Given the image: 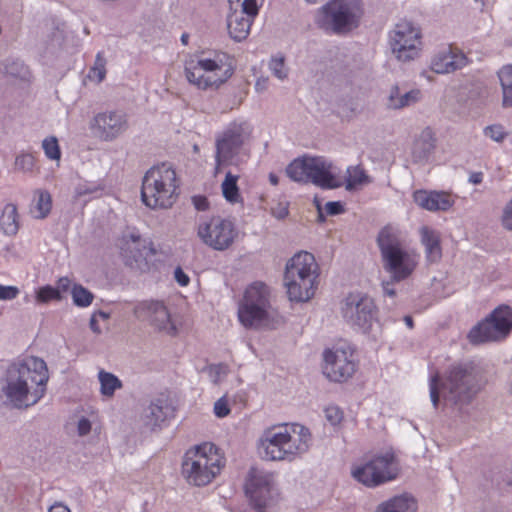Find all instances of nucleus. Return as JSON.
Here are the masks:
<instances>
[{"instance_id":"864d4df0","label":"nucleus","mask_w":512,"mask_h":512,"mask_svg":"<svg viewBox=\"0 0 512 512\" xmlns=\"http://www.w3.org/2000/svg\"><path fill=\"white\" fill-rule=\"evenodd\" d=\"M501 225L505 230L512 232V198L502 210Z\"/></svg>"},{"instance_id":"de8ad7c7","label":"nucleus","mask_w":512,"mask_h":512,"mask_svg":"<svg viewBox=\"0 0 512 512\" xmlns=\"http://www.w3.org/2000/svg\"><path fill=\"white\" fill-rule=\"evenodd\" d=\"M105 75H106V59L103 56L102 52H98L96 54L94 65L90 69L89 76L91 78L97 79L98 82H101L104 80Z\"/></svg>"},{"instance_id":"49530a36","label":"nucleus","mask_w":512,"mask_h":512,"mask_svg":"<svg viewBox=\"0 0 512 512\" xmlns=\"http://www.w3.org/2000/svg\"><path fill=\"white\" fill-rule=\"evenodd\" d=\"M42 148L45 156L50 160H59L61 157V150L58 140L54 136L45 138L42 141Z\"/></svg>"},{"instance_id":"bf43d9fd","label":"nucleus","mask_w":512,"mask_h":512,"mask_svg":"<svg viewBox=\"0 0 512 512\" xmlns=\"http://www.w3.org/2000/svg\"><path fill=\"white\" fill-rule=\"evenodd\" d=\"M192 203L197 211H205L209 207L208 199L202 195L193 196Z\"/></svg>"},{"instance_id":"412c9836","label":"nucleus","mask_w":512,"mask_h":512,"mask_svg":"<svg viewBox=\"0 0 512 512\" xmlns=\"http://www.w3.org/2000/svg\"><path fill=\"white\" fill-rule=\"evenodd\" d=\"M466 55L451 46L440 50L431 60V70L437 74H449L467 65Z\"/></svg>"},{"instance_id":"9b49d317","label":"nucleus","mask_w":512,"mask_h":512,"mask_svg":"<svg viewBox=\"0 0 512 512\" xmlns=\"http://www.w3.org/2000/svg\"><path fill=\"white\" fill-rule=\"evenodd\" d=\"M512 331V308L502 304L494 308L484 319L474 325L467 338L478 345L504 340Z\"/></svg>"},{"instance_id":"b1692460","label":"nucleus","mask_w":512,"mask_h":512,"mask_svg":"<svg viewBox=\"0 0 512 512\" xmlns=\"http://www.w3.org/2000/svg\"><path fill=\"white\" fill-rule=\"evenodd\" d=\"M284 285L287 289V295L292 302H306L310 300L315 293L317 278L299 277L284 278Z\"/></svg>"},{"instance_id":"ea45409f","label":"nucleus","mask_w":512,"mask_h":512,"mask_svg":"<svg viewBox=\"0 0 512 512\" xmlns=\"http://www.w3.org/2000/svg\"><path fill=\"white\" fill-rule=\"evenodd\" d=\"M271 73L279 80H285L288 77V68L285 64V56L281 53L273 55L268 63Z\"/></svg>"},{"instance_id":"e433bc0d","label":"nucleus","mask_w":512,"mask_h":512,"mask_svg":"<svg viewBox=\"0 0 512 512\" xmlns=\"http://www.w3.org/2000/svg\"><path fill=\"white\" fill-rule=\"evenodd\" d=\"M259 457L264 461L291 462L298 456V450H258Z\"/></svg>"},{"instance_id":"2eb2a0df","label":"nucleus","mask_w":512,"mask_h":512,"mask_svg":"<svg viewBox=\"0 0 512 512\" xmlns=\"http://www.w3.org/2000/svg\"><path fill=\"white\" fill-rule=\"evenodd\" d=\"M389 44L399 61L414 60L421 51V31L410 21H400L389 33Z\"/></svg>"},{"instance_id":"a18cd8bd","label":"nucleus","mask_w":512,"mask_h":512,"mask_svg":"<svg viewBox=\"0 0 512 512\" xmlns=\"http://www.w3.org/2000/svg\"><path fill=\"white\" fill-rule=\"evenodd\" d=\"M326 421L334 428H337L341 425L344 419L343 410L335 405L330 404L326 406L323 410Z\"/></svg>"},{"instance_id":"e2e57ef3","label":"nucleus","mask_w":512,"mask_h":512,"mask_svg":"<svg viewBox=\"0 0 512 512\" xmlns=\"http://www.w3.org/2000/svg\"><path fill=\"white\" fill-rule=\"evenodd\" d=\"M395 281H393L392 279L390 281H384L382 282V290H383V294L384 296H387V297H390V298H394L395 295H396V291L393 287V283Z\"/></svg>"},{"instance_id":"f257e3e1","label":"nucleus","mask_w":512,"mask_h":512,"mask_svg":"<svg viewBox=\"0 0 512 512\" xmlns=\"http://www.w3.org/2000/svg\"><path fill=\"white\" fill-rule=\"evenodd\" d=\"M48 380L46 362L38 357L26 356L9 364L2 380L1 393L6 404L25 409L43 398Z\"/></svg>"},{"instance_id":"6e6552de","label":"nucleus","mask_w":512,"mask_h":512,"mask_svg":"<svg viewBox=\"0 0 512 512\" xmlns=\"http://www.w3.org/2000/svg\"><path fill=\"white\" fill-rule=\"evenodd\" d=\"M227 61L228 55L225 53H216L213 58L190 60L185 64L186 79L198 89L218 88L233 73Z\"/></svg>"},{"instance_id":"c756f323","label":"nucleus","mask_w":512,"mask_h":512,"mask_svg":"<svg viewBox=\"0 0 512 512\" xmlns=\"http://www.w3.org/2000/svg\"><path fill=\"white\" fill-rule=\"evenodd\" d=\"M421 243L424 246L425 257L429 263H437L442 258L440 235L436 230L427 226L420 229Z\"/></svg>"},{"instance_id":"603ef678","label":"nucleus","mask_w":512,"mask_h":512,"mask_svg":"<svg viewBox=\"0 0 512 512\" xmlns=\"http://www.w3.org/2000/svg\"><path fill=\"white\" fill-rule=\"evenodd\" d=\"M429 391H430L431 402H432L434 408H437L438 403H439V375L438 374L430 376Z\"/></svg>"},{"instance_id":"cd10ccee","label":"nucleus","mask_w":512,"mask_h":512,"mask_svg":"<svg viewBox=\"0 0 512 512\" xmlns=\"http://www.w3.org/2000/svg\"><path fill=\"white\" fill-rule=\"evenodd\" d=\"M253 22L254 19L243 12L238 10L231 11L227 16V28L230 37L236 42L245 40L250 33Z\"/></svg>"},{"instance_id":"37998d69","label":"nucleus","mask_w":512,"mask_h":512,"mask_svg":"<svg viewBox=\"0 0 512 512\" xmlns=\"http://www.w3.org/2000/svg\"><path fill=\"white\" fill-rule=\"evenodd\" d=\"M73 303L78 307H88L93 301V294L82 285L75 284L71 291Z\"/></svg>"},{"instance_id":"a19ab883","label":"nucleus","mask_w":512,"mask_h":512,"mask_svg":"<svg viewBox=\"0 0 512 512\" xmlns=\"http://www.w3.org/2000/svg\"><path fill=\"white\" fill-rule=\"evenodd\" d=\"M348 176L346 178V189L352 190L356 186L367 183L368 176L360 166H351L347 169Z\"/></svg>"},{"instance_id":"393cba45","label":"nucleus","mask_w":512,"mask_h":512,"mask_svg":"<svg viewBox=\"0 0 512 512\" xmlns=\"http://www.w3.org/2000/svg\"><path fill=\"white\" fill-rule=\"evenodd\" d=\"M423 93L418 88L404 90L399 85H393L387 96L386 106L392 110H401L419 103Z\"/></svg>"},{"instance_id":"c03bdc74","label":"nucleus","mask_w":512,"mask_h":512,"mask_svg":"<svg viewBox=\"0 0 512 512\" xmlns=\"http://www.w3.org/2000/svg\"><path fill=\"white\" fill-rule=\"evenodd\" d=\"M231 5L233 4H241L240 12H243L245 15L250 18H255L259 14L260 8L264 4V0H228Z\"/></svg>"},{"instance_id":"a211bd4d","label":"nucleus","mask_w":512,"mask_h":512,"mask_svg":"<svg viewBox=\"0 0 512 512\" xmlns=\"http://www.w3.org/2000/svg\"><path fill=\"white\" fill-rule=\"evenodd\" d=\"M90 129L101 141L111 142L128 129L127 115L121 110L99 112L91 120Z\"/></svg>"},{"instance_id":"c85d7f7f","label":"nucleus","mask_w":512,"mask_h":512,"mask_svg":"<svg viewBox=\"0 0 512 512\" xmlns=\"http://www.w3.org/2000/svg\"><path fill=\"white\" fill-rule=\"evenodd\" d=\"M174 413L173 407L165 399H155L145 413L146 424L152 429L160 427Z\"/></svg>"},{"instance_id":"09e8293b","label":"nucleus","mask_w":512,"mask_h":512,"mask_svg":"<svg viewBox=\"0 0 512 512\" xmlns=\"http://www.w3.org/2000/svg\"><path fill=\"white\" fill-rule=\"evenodd\" d=\"M289 431L299 437L300 445L308 446L311 440V432L309 428L300 423H289Z\"/></svg>"},{"instance_id":"3c124183","label":"nucleus","mask_w":512,"mask_h":512,"mask_svg":"<svg viewBox=\"0 0 512 512\" xmlns=\"http://www.w3.org/2000/svg\"><path fill=\"white\" fill-rule=\"evenodd\" d=\"M34 164V157L29 153H21L15 159V167L24 172L32 171Z\"/></svg>"},{"instance_id":"1a4fd4ad","label":"nucleus","mask_w":512,"mask_h":512,"mask_svg":"<svg viewBox=\"0 0 512 512\" xmlns=\"http://www.w3.org/2000/svg\"><path fill=\"white\" fill-rule=\"evenodd\" d=\"M272 290L263 281L246 286L238 302L237 316L245 328H258L269 317Z\"/></svg>"},{"instance_id":"f03ea898","label":"nucleus","mask_w":512,"mask_h":512,"mask_svg":"<svg viewBox=\"0 0 512 512\" xmlns=\"http://www.w3.org/2000/svg\"><path fill=\"white\" fill-rule=\"evenodd\" d=\"M482 372L471 360L453 362L441 380V392L445 402L462 406L469 404L481 389Z\"/></svg>"},{"instance_id":"c9c22d12","label":"nucleus","mask_w":512,"mask_h":512,"mask_svg":"<svg viewBox=\"0 0 512 512\" xmlns=\"http://www.w3.org/2000/svg\"><path fill=\"white\" fill-rule=\"evenodd\" d=\"M0 71L5 75L25 79L28 75L27 66L19 59H8L0 67Z\"/></svg>"},{"instance_id":"f704fd0d","label":"nucleus","mask_w":512,"mask_h":512,"mask_svg":"<svg viewBox=\"0 0 512 512\" xmlns=\"http://www.w3.org/2000/svg\"><path fill=\"white\" fill-rule=\"evenodd\" d=\"M238 178V175H233L231 172H227L221 185L224 198L231 204L242 201L237 185Z\"/></svg>"},{"instance_id":"ddd939ff","label":"nucleus","mask_w":512,"mask_h":512,"mask_svg":"<svg viewBox=\"0 0 512 512\" xmlns=\"http://www.w3.org/2000/svg\"><path fill=\"white\" fill-rule=\"evenodd\" d=\"M344 321L353 328L367 332L376 320V306L372 298L362 292L347 294L340 303Z\"/></svg>"},{"instance_id":"0e129e2a","label":"nucleus","mask_w":512,"mask_h":512,"mask_svg":"<svg viewBox=\"0 0 512 512\" xmlns=\"http://www.w3.org/2000/svg\"><path fill=\"white\" fill-rule=\"evenodd\" d=\"M484 174L480 171L471 172L468 178V182L474 185L482 183Z\"/></svg>"},{"instance_id":"2f4dec72","label":"nucleus","mask_w":512,"mask_h":512,"mask_svg":"<svg viewBox=\"0 0 512 512\" xmlns=\"http://www.w3.org/2000/svg\"><path fill=\"white\" fill-rule=\"evenodd\" d=\"M502 90V106L512 108V64L503 66L498 72Z\"/></svg>"},{"instance_id":"4468645a","label":"nucleus","mask_w":512,"mask_h":512,"mask_svg":"<svg viewBox=\"0 0 512 512\" xmlns=\"http://www.w3.org/2000/svg\"><path fill=\"white\" fill-rule=\"evenodd\" d=\"M244 488L251 504L258 512H266L279 495L274 475L254 467L247 475Z\"/></svg>"},{"instance_id":"39448f33","label":"nucleus","mask_w":512,"mask_h":512,"mask_svg":"<svg viewBox=\"0 0 512 512\" xmlns=\"http://www.w3.org/2000/svg\"><path fill=\"white\" fill-rule=\"evenodd\" d=\"M377 244L383 268L393 281H404L413 274L418 265V257L402 247L390 228L385 227L379 232Z\"/></svg>"},{"instance_id":"423d86ee","label":"nucleus","mask_w":512,"mask_h":512,"mask_svg":"<svg viewBox=\"0 0 512 512\" xmlns=\"http://www.w3.org/2000/svg\"><path fill=\"white\" fill-rule=\"evenodd\" d=\"M399 473L400 463L393 450L381 451L351 467L353 479L367 488H376L391 482Z\"/></svg>"},{"instance_id":"bb28decb","label":"nucleus","mask_w":512,"mask_h":512,"mask_svg":"<svg viewBox=\"0 0 512 512\" xmlns=\"http://www.w3.org/2000/svg\"><path fill=\"white\" fill-rule=\"evenodd\" d=\"M417 510V499L411 493L403 492L379 503L375 512H417Z\"/></svg>"},{"instance_id":"774afa93","label":"nucleus","mask_w":512,"mask_h":512,"mask_svg":"<svg viewBox=\"0 0 512 512\" xmlns=\"http://www.w3.org/2000/svg\"><path fill=\"white\" fill-rule=\"evenodd\" d=\"M273 215H274L277 219H283V218H285V217L288 215V208H287V207H282V208H280L279 210L274 211V212H273Z\"/></svg>"},{"instance_id":"5701e85b","label":"nucleus","mask_w":512,"mask_h":512,"mask_svg":"<svg viewBox=\"0 0 512 512\" xmlns=\"http://www.w3.org/2000/svg\"><path fill=\"white\" fill-rule=\"evenodd\" d=\"M413 200L419 207L431 212L448 211L454 205L452 197L444 191L417 190Z\"/></svg>"},{"instance_id":"aec40b11","label":"nucleus","mask_w":512,"mask_h":512,"mask_svg":"<svg viewBox=\"0 0 512 512\" xmlns=\"http://www.w3.org/2000/svg\"><path fill=\"white\" fill-rule=\"evenodd\" d=\"M120 254L128 266H136L147 260L149 254H154L153 247H147L138 232L124 234L119 242Z\"/></svg>"},{"instance_id":"680f3d73","label":"nucleus","mask_w":512,"mask_h":512,"mask_svg":"<svg viewBox=\"0 0 512 512\" xmlns=\"http://www.w3.org/2000/svg\"><path fill=\"white\" fill-rule=\"evenodd\" d=\"M77 430H78L79 435H81V436L88 434L91 430L90 421L85 417H82L81 419H79L78 425H77Z\"/></svg>"},{"instance_id":"72a5a7b5","label":"nucleus","mask_w":512,"mask_h":512,"mask_svg":"<svg viewBox=\"0 0 512 512\" xmlns=\"http://www.w3.org/2000/svg\"><path fill=\"white\" fill-rule=\"evenodd\" d=\"M100 393L104 397H112L117 389L122 387L121 380L113 373L100 370L98 373Z\"/></svg>"},{"instance_id":"79ce46f5","label":"nucleus","mask_w":512,"mask_h":512,"mask_svg":"<svg viewBox=\"0 0 512 512\" xmlns=\"http://www.w3.org/2000/svg\"><path fill=\"white\" fill-rule=\"evenodd\" d=\"M102 190L99 183L93 181H80L74 188V198L79 199L88 197L91 199L94 195Z\"/></svg>"},{"instance_id":"4c0bfd02","label":"nucleus","mask_w":512,"mask_h":512,"mask_svg":"<svg viewBox=\"0 0 512 512\" xmlns=\"http://www.w3.org/2000/svg\"><path fill=\"white\" fill-rule=\"evenodd\" d=\"M38 197L34 205L35 217L44 219L48 216L52 208V197L48 191L39 190Z\"/></svg>"},{"instance_id":"052dcab7","label":"nucleus","mask_w":512,"mask_h":512,"mask_svg":"<svg viewBox=\"0 0 512 512\" xmlns=\"http://www.w3.org/2000/svg\"><path fill=\"white\" fill-rule=\"evenodd\" d=\"M174 277L176 282L180 286H187L189 284L190 278L189 276L182 270L181 267H177L174 271Z\"/></svg>"},{"instance_id":"338daca9","label":"nucleus","mask_w":512,"mask_h":512,"mask_svg":"<svg viewBox=\"0 0 512 512\" xmlns=\"http://www.w3.org/2000/svg\"><path fill=\"white\" fill-rule=\"evenodd\" d=\"M90 329L96 333V334H100L101 333V328L99 327L98 325V319H97V316H91L90 318Z\"/></svg>"},{"instance_id":"f8f14e48","label":"nucleus","mask_w":512,"mask_h":512,"mask_svg":"<svg viewBox=\"0 0 512 512\" xmlns=\"http://www.w3.org/2000/svg\"><path fill=\"white\" fill-rule=\"evenodd\" d=\"M252 132L251 125L245 120L228 123L215 136V169L229 165L239 155L243 145Z\"/></svg>"},{"instance_id":"0eeeda50","label":"nucleus","mask_w":512,"mask_h":512,"mask_svg":"<svg viewBox=\"0 0 512 512\" xmlns=\"http://www.w3.org/2000/svg\"><path fill=\"white\" fill-rule=\"evenodd\" d=\"M332 168V162L323 156H303L288 164L286 174L294 182L312 183L322 189H335L341 186V182Z\"/></svg>"},{"instance_id":"f3484780","label":"nucleus","mask_w":512,"mask_h":512,"mask_svg":"<svg viewBox=\"0 0 512 512\" xmlns=\"http://www.w3.org/2000/svg\"><path fill=\"white\" fill-rule=\"evenodd\" d=\"M322 370L330 381H346L356 371L353 350L349 346L325 349Z\"/></svg>"},{"instance_id":"8fccbe9b","label":"nucleus","mask_w":512,"mask_h":512,"mask_svg":"<svg viewBox=\"0 0 512 512\" xmlns=\"http://www.w3.org/2000/svg\"><path fill=\"white\" fill-rule=\"evenodd\" d=\"M483 133L486 137L498 143L502 142L507 136V132L500 124L486 126Z\"/></svg>"},{"instance_id":"dca6fc26","label":"nucleus","mask_w":512,"mask_h":512,"mask_svg":"<svg viewBox=\"0 0 512 512\" xmlns=\"http://www.w3.org/2000/svg\"><path fill=\"white\" fill-rule=\"evenodd\" d=\"M197 234L205 245L217 251H224L234 243L238 232L232 221L215 217L200 222Z\"/></svg>"},{"instance_id":"58836bf2","label":"nucleus","mask_w":512,"mask_h":512,"mask_svg":"<svg viewBox=\"0 0 512 512\" xmlns=\"http://www.w3.org/2000/svg\"><path fill=\"white\" fill-rule=\"evenodd\" d=\"M35 299L39 304H46L51 301H59L61 300V292L57 287L44 285L36 290Z\"/></svg>"},{"instance_id":"6ab92c4d","label":"nucleus","mask_w":512,"mask_h":512,"mask_svg":"<svg viewBox=\"0 0 512 512\" xmlns=\"http://www.w3.org/2000/svg\"><path fill=\"white\" fill-rule=\"evenodd\" d=\"M135 314L139 318L148 319L159 331L168 335L177 334V326L166 306L160 301H144L135 307Z\"/></svg>"},{"instance_id":"6e6d98bb","label":"nucleus","mask_w":512,"mask_h":512,"mask_svg":"<svg viewBox=\"0 0 512 512\" xmlns=\"http://www.w3.org/2000/svg\"><path fill=\"white\" fill-rule=\"evenodd\" d=\"M213 411L218 418H224L230 413V408L225 397L219 398L214 403Z\"/></svg>"},{"instance_id":"69168bd1","label":"nucleus","mask_w":512,"mask_h":512,"mask_svg":"<svg viewBox=\"0 0 512 512\" xmlns=\"http://www.w3.org/2000/svg\"><path fill=\"white\" fill-rule=\"evenodd\" d=\"M48 512H71L68 506L61 502H56L50 506Z\"/></svg>"},{"instance_id":"5fc2aeb1","label":"nucleus","mask_w":512,"mask_h":512,"mask_svg":"<svg viewBox=\"0 0 512 512\" xmlns=\"http://www.w3.org/2000/svg\"><path fill=\"white\" fill-rule=\"evenodd\" d=\"M20 293L17 286L0 284V301H11Z\"/></svg>"},{"instance_id":"473e14b6","label":"nucleus","mask_w":512,"mask_h":512,"mask_svg":"<svg viewBox=\"0 0 512 512\" xmlns=\"http://www.w3.org/2000/svg\"><path fill=\"white\" fill-rule=\"evenodd\" d=\"M0 226L6 235H15L19 229L18 213L15 204L5 205L0 217Z\"/></svg>"},{"instance_id":"4d7b16f0","label":"nucleus","mask_w":512,"mask_h":512,"mask_svg":"<svg viewBox=\"0 0 512 512\" xmlns=\"http://www.w3.org/2000/svg\"><path fill=\"white\" fill-rule=\"evenodd\" d=\"M209 374L214 383H218L220 381V377L227 372V366L225 364H213L208 367Z\"/></svg>"},{"instance_id":"13d9d810","label":"nucleus","mask_w":512,"mask_h":512,"mask_svg":"<svg viewBox=\"0 0 512 512\" xmlns=\"http://www.w3.org/2000/svg\"><path fill=\"white\" fill-rule=\"evenodd\" d=\"M325 210L328 215L335 216L344 212V206L340 201H330L326 203Z\"/></svg>"},{"instance_id":"a878e982","label":"nucleus","mask_w":512,"mask_h":512,"mask_svg":"<svg viewBox=\"0 0 512 512\" xmlns=\"http://www.w3.org/2000/svg\"><path fill=\"white\" fill-rule=\"evenodd\" d=\"M291 440L289 423H279L267 427L258 439V448H283Z\"/></svg>"},{"instance_id":"4be33fe9","label":"nucleus","mask_w":512,"mask_h":512,"mask_svg":"<svg viewBox=\"0 0 512 512\" xmlns=\"http://www.w3.org/2000/svg\"><path fill=\"white\" fill-rule=\"evenodd\" d=\"M318 278V265L313 254L301 251L296 253L285 267L284 278Z\"/></svg>"},{"instance_id":"7c9ffc66","label":"nucleus","mask_w":512,"mask_h":512,"mask_svg":"<svg viewBox=\"0 0 512 512\" xmlns=\"http://www.w3.org/2000/svg\"><path fill=\"white\" fill-rule=\"evenodd\" d=\"M435 148V138L431 128L426 127L415 138L412 146V156L415 162L426 160Z\"/></svg>"},{"instance_id":"9d476101","label":"nucleus","mask_w":512,"mask_h":512,"mask_svg":"<svg viewBox=\"0 0 512 512\" xmlns=\"http://www.w3.org/2000/svg\"><path fill=\"white\" fill-rule=\"evenodd\" d=\"M225 463L223 450H186L182 474L189 484L205 486L221 472Z\"/></svg>"},{"instance_id":"7ed1b4c3","label":"nucleus","mask_w":512,"mask_h":512,"mask_svg":"<svg viewBox=\"0 0 512 512\" xmlns=\"http://www.w3.org/2000/svg\"><path fill=\"white\" fill-rule=\"evenodd\" d=\"M178 187L176 172L170 164L153 166L143 177L142 202L152 209H167L175 203Z\"/></svg>"},{"instance_id":"20e7f679","label":"nucleus","mask_w":512,"mask_h":512,"mask_svg":"<svg viewBox=\"0 0 512 512\" xmlns=\"http://www.w3.org/2000/svg\"><path fill=\"white\" fill-rule=\"evenodd\" d=\"M361 0H330L315 15V24L328 34L345 35L356 29L363 16Z\"/></svg>"}]
</instances>
